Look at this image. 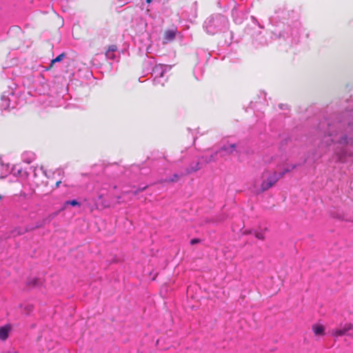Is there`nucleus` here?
<instances>
[{
  "label": "nucleus",
  "instance_id": "9b49d317",
  "mask_svg": "<svg viewBox=\"0 0 353 353\" xmlns=\"http://www.w3.org/2000/svg\"><path fill=\"white\" fill-rule=\"evenodd\" d=\"M70 205L72 206H81V203L78 202L77 200H71V201H66L64 203V208H65L67 205Z\"/></svg>",
  "mask_w": 353,
  "mask_h": 353
},
{
  "label": "nucleus",
  "instance_id": "f257e3e1",
  "mask_svg": "<svg viewBox=\"0 0 353 353\" xmlns=\"http://www.w3.org/2000/svg\"><path fill=\"white\" fill-rule=\"evenodd\" d=\"M261 179V191L264 192L274 186L279 181V176L276 172L267 170L263 172Z\"/></svg>",
  "mask_w": 353,
  "mask_h": 353
},
{
  "label": "nucleus",
  "instance_id": "4468645a",
  "mask_svg": "<svg viewBox=\"0 0 353 353\" xmlns=\"http://www.w3.org/2000/svg\"><path fill=\"white\" fill-rule=\"evenodd\" d=\"M147 188H148V186H145L143 188H138L137 190L134 191L132 193H133L134 195H137L138 193H139L141 192H143L145 190H146Z\"/></svg>",
  "mask_w": 353,
  "mask_h": 353
},
{
  "label": "nucleus",
  "instance_id": "6ab92c4d",
  "mask_svg": "<svg viewBox=\"0 0 353 353\" xmlns=\"http://www.w3.org/2000/svg\"><path fill=\"white\" fill-rule=\"evenodd\" d=\"M37 279H34L32 281H31V283L33 286L36 285L37 284Z\"/></svg>",
  "mask_w": 353,
  "mask_h": 353
},
{
  "label": "nucleus",
  "instance_id": "423d86ee",
  "mask_svg": "<svg viewBox=\"0 0 353 353\" xmlns=\"http://www.w3.org/2000/svg\"><path fill=\"white\" fill-rule=\"evenodd\" d=\"M118 48L115 44H112L108 46V50L105 51V57L109 59H114L115 55L114 52L117 51Z\"/></svg>",
  "mask_w": 353,
  "mask_h": 353
},
{
  "label": "nucleus",
  "instance_id": "5701e85b",
  "mask_svg": "<svg viewBox=\"0 0 353 353\" xmlns=\"http://www.w3.org/2000/svg\"><path fill=\"white\" fill-rule=\"evenodd\" d=\"M352 336H353V334H351Z\"/></svg>",
  "mask_w": 353,
  "mask_h": 353
},
{
  "label": "nucleus",
  "instance_id": "20e7f679",
  "mask_svg": "<svg viewBox=\"0 0 353 353\" xmlns=\"http://www.w3.org/2000/svg\"><path fill=\"white\" fill-rule=\"evenodd\" d=\"M236 145L235 143H230L228 145H224L220 148L219 150H217L215 154H218L219 152H223L222 157L225 155H231L236 151Z\"/></svg>",
  "mask_w": 353,
  "mask_h": 353
},
{
  "label": "nucleus",
  "instance_id": "0eeeda50",
  "mask_svg": "<svg viewBox=\"0 0 353 353\" xmlns=\"http://www.w3.org/2000/svg\"><path fill=\"white\" fill-rule=\"evenodd\" d=\"M312 331L316 336H324L325 327L321 324H314L312 327Z\"/></svg>",
  "mask_w": 353,
  "mask_h": 353
},
{
  "label": "nucleus",
  "instance_id": "dca6fc26",
  "mask_svg": "<svg viewBox=\"0 0 353 353\" xmlns=\"http://www.w3.org/2000/svg\"><path fill=\"white\" fill-rule=\"evenodd\" d=\"M255 236L260 239V240H263L264 239V235L262 234V233H260V232H257L255 234Z\"/></svg>",
  "mask_w": 353,
  "mask_h": 353
},
{
  "label": "nucleus",
  "instance_id": "6e6552de",
  "mask_svg": "<svg viewBox=\"0 0 353 353\" xmlns=\"http://www.w3.org/2000/svg\"><path fill=\"white\" fill-rule=\"evenodd\" d=\"M10 330V325H5L0 327V339L5 341L8 337V332Z\"/></svg>",
  "mask_w": 353,
  "mask_h": 353
},
{
  "label": "nucleus",
  "instance_id": "39448f33",
  "mask_svg": "<svg viewBox=\"0 0 353 353\" xmlns=\"http://www.w3.org/2000/svg\"><path fill=\"white\" fill-rule=\"evenodd\" d=\"M14 30H16L17 41H14V44L17 46L24 44L26 40L24 32L20 28H16Z\"/></svg>",
  "mask_w": 353,
  "mask_h": 353
},
{
  "label": "nucleus",
  "instance_id": "9d476101",
  "mask_svg": "<svg viewBox=\"0 0 353 353\" xmlns=\"http://www.w3.org/2000/svg\"><path fill=\"white\" fill-rule=\"evenodd\" d=\"M65 52H62L61 54H60L59 56H57L55 59H52L51 61V63H50V65L48 68V70H50L52 68L54 64L55 63H57V62H60L61 61L63 60V59L65 57Z\"/></svg>",
  "mask_w": 353,
  "mask_h": 353
},
{
  "label": "nucleus",
  "instance_id": "412c9836",
  "mask_svg": "<svg viewBox=\"0 0 353 353\" xmlns=\"http://www.w3.org/2000/svg\"><path fill=\"white\" fill-rule=\"evenodd\" d=\"M148 3H151L152 0H145Z\"/></svg>",
  "mask_w": 353,
  "mask_h": 353
},
{
  "label": "nucleus",
  "instance_id": "2eb2a0df",
  "mask_svg": "<svg viewBox=\"0 0 353 353\" xmlns=\"http://www.w3.org/2000/svg\"><path fill=\"white\" fill-rule=\"evenodd\" d=\"M290 170H291V169H290V168H286V169H285V170H283V172H281V173L278 174H279V179H280L281 177H283V175H284L285 173L290 172Z\"/></svg>",
  "mask_w": 353,
  "mask_h": 353
},
{
  "label": "nucleus",
  "instance_id": "f3484780",
  "mask_svg": "<svg viewBox=\"0 0 353 353\" xmlns=\"http://www.w3.org/2000/svg\"><path fill=\"white\" fill-rule=\"evenodd\" d=\"M199 242H200V239H193L190 241L191 245H194V244L198 243Z\"/></svg>",
  "mask_w": 353,
  "mask_h": 353
},
{
  "label": "nucleus",
  "instance_id": "1a4fd4ad",
  "mask_svg": "<svg viewBox=\"0 0 353 353\" xmlns=\"http://www.w3.org/2000/svg\"><path fill=\"white\" fill-rule=\"evenodd\" d=\"M176 33L174 30H166L163 34V39L165 42L172 41L175 37Z\"/></svg>",
  "mask_w": 353,
  "mask_h": 353
},
{
  "label": "nucleus",
  "instance_id": "f8f14e48",
  "mask_svg": "<svg viewBox=\"0 0 353 353\" xmlns=\"http://www.w3.org/2000/svg\"><path fill=\"white\" fill-rule=\"evenodd\" d=\"M200 168H201V167H200L199 162H196L194 165H191L190 166V168L188 170V172L190 173V172H196L199 170H200Z\"/></svg>",
  "mask_w": 353,
  "mask_h": 353
},
{
  "label": "nucleus",
  "instance_id": "f03ea898",
  "mask_svg": "<svg viewBox=\"0 0 353 353\" xmlns=\"http://www.w3.org/2000/svg\"><path fill=\"white\" fill-rule=\"evenodd\" d=\"M352 330H353V323H346L339 328L333 330L332 331V335L336 337L342 336L346 335L347 332Z\"/></svg>",
  "mask_w": 353,
  "mask_h": 353
},
{
  "label": "nucleus",
  "instance_id": "a211bd4d",
  "mask_svg": "<svg viewBox=\"0 0 353 353\" xmlns=\"http://www.w3.org/2000/svg\"><path fill=\"white\" fill-rule=\"evenodd\" d=\"M215 154H216L214 153V154L210 155V159H209V160L207 162L208 163V162H210V161H215V159H214V155Z\"/></svg>",
  "mask_w": 353,
  "mask_h": 353
},
{
  "label": "nucleus",
  "instance_id": "7ed1b4c3",
  "mask_svg": "<svg viewBox=\"0 0 353 353\" xmlns=\"http://www.w3.org/2000/svg\"><path fill=\"white\" fill-rule=\"evenodd\" d=\"M353 142V125H350L346 129V134L343 136L339 141L341 144H350Z\"/></svg>",
  "mask_w": 353,
  "mask_h": 353
},
{
  "label": "nucleus",
  "instance_id": "ddd939ff",
  "mask_svg": "<svg viewBox=\"0 0 353 353\" xmlns=\"http://www.w3.org/2000/svg\"><path fill=\"white\" fill-rule=\"evenodd\" d=\"M179 180V175L177 174H174L171 179H165L164 181L167 183H174L176 182Z\"/></svg>",
  "mask_w": 353,
  "mask_h": 353
},
{
  "label": "nucleus",
  "instance_id": "aec40b11",
  "mask_svg": "<svg viewBox=\"0 0 353 353\" xmlns=\"http://www.w3.org/2000/svg\"><path fill=\"white\" fill-rule=\"evenodd\" d=\"M61 183V181H58L55 183L56 188H59V185Z\"/></svg>",
  "mask_w": 353,
  "mask_h": 353
},
{
  "label": "nucleus",
  "instance_id": "4be33fe9",
  "mask_svg": "<svg viewBox=\"0 0 353 353\" xmlns=\"http://www.w3.org/2000/svg\"><path fill=\"white\" fill-rule=\"evenodd\" d=\"M1 199H2V196H1V195L0 194V200H1Z\"/></svg>",
  "mask_w": 353,
  "mask_h": 353
}]
</instances>
